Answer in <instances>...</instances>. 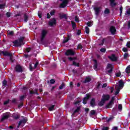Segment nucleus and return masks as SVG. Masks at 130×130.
I'll list each match as a JSON object with an SVG mask.
<instances>
[{
  "mask_svg": "<svg viewBox=\"0 0 130 130\" xmlns=\"http://www.w3.org/2000/svg\"><path fill=\"white\" fill-rule=\"evenodd\" d=\"M25 39L24 37H20L18 40L13 42L14 46L15 47H21L22 45H24L25 43H24V40Z\"/></svg>",
  "mask_w": 130,
  "mask_h": 130,
  "instance_id": "obj_1",
  "label": "nucleus"
},
{
  "mask_svg": "<svg viewBox=\"0 0 130 130\" xmlns=\"http://www.w3.org/2000/svg\"><path fill=\"white\" fill-rule=\"evenodd\" d=\"M113 68H114V67L112 64L108 63L106 69L107 74H112V72H113Z\"/></svg>",
  "mask_w": 130,
  "mask_h": 130,
  "instance_id": "obj_2",
  "label": "nucleus"
},
{
  "mask_svg": "<svg viewBox=\"0 0 130 130\" xmlns=\"http://www.w3.org/2000/svg\"><path fill=\"white\" fill-rule=\"evenodd\" d=\"M76 54V52H75L73 49H68L65 52V55L67 56H70V55L74 56Z\"/></svg>",
  "mask_w": 130,
  "mask_h": 130,
  "instance_id": "obj_3",
  "label": "nucleus"
},
{
  "mask_svg": "<svg viewBox=\"0 0 130 130\" xmlns=\"http://www.w3.org/2000/svg\"><path fill=\"white\" fill-rule=\"evenodd\" d=\"M47 34V31H46L45 29H43L42 30L41 36V42H42L43 40H44V39L45 38V37L46 36V35Z\"/></svg>",
  "mask_w": 130,
  "mask_h": 130,
  "instance_id": "obj_4",
  "label": "nucleus"
},
{
  "mask_svg": "<svg viewBox=\"0 0 130 130\" xmlns=\"http://www.w3.org/2000/svg\"><path fill=\"white\" fill-rule=\"evenodd\" d=\"M69 1H62V3L60 4L59 8L60 9H64V8L67 7Z\"/></svg>",
  "mask_w": 130,
  "mask_h": 130,
  "instance_id": "obj_5",
  "label": "nucleus"
},
{
  "mask_svg": "<svg viewBox=\"0 0 130 130\" xmlns=\"http://www.w3.org/2000/svg\"><path fill=\"white\" fill-rule=\"evenodd\" d=\"M102 99L105 102L108 101L110 99V95L109 94H103L102 96Z\"/></svg>",
  "mask_w": 130,
  "mask_h": 130,
  "instance_id": "obj_6",
  "label": "nucleus"
},
{
  "mask_svg": "<svg viewBox=\"0 0 130 130\" xmlns=\"http://www.w3.org/2000/svg\"><path fill=\"white\" fill-rule=\"evenodd\" d=\"M48 25L51 27H52L53 25H56V19L54 18H52L51 20L48 22Z\"/></svg>",
  "mask_w": 130,
  "mask_h": 130,
  "instance_id": "obj_7",
  "label": "nucleus"
},
{
  "mask_svg": "<svg viewBox=\"0 0 130 130\" xmlns=\"http://www.w3.org/2000/svg\"><path fill=\"white\" fill-rule=\"evenodd\" d=\"M90 97H91V95L89 93L86 94V97L84 98L83 99V104H87V100H89L90 99Z\"/></svg>",
  "mask_w": 130,
  "mask_h": 130,
  "instance_id": "obj_8",
  "label": "nucleus"
},
{
  "mask_svg": "<svg viewBox=\"0 0 130 130\" xmlns=\"http://www.w3.org/2000/svg\"><path fill=\"white\" fill-rule=\"evenodd\" d=\"M15 71L17 73H22V72H23V69H22V67L20 65L17 64L15 67Z\"/></svg>",
  "mask_w": 130,
  "mask_h": 130,
  "instance_id": "obj_9",
  "label": "nucleus"
},
{
  "mask_svg": "<svg viewBox=\"0 0 130 130\" xmlns=\"http://www.w3.org/2000/svg\"><path fill=\"white\" fill-rule=\"evenodd\" d=\"M109 31L112 35H114L116 32V29L114 26H111L110 27Z\"/></svg>",
  "mask_w": 130,
  "mask_h": 130,
  "instance_id": "obj_10",
  "label": "nucleus"
},
{
  "mask_svg": "<svg viewBox=\"0 0 130 130\" xmlns=\"http://www.w3.org/2000/svg\"><path fill=\"white\" fill-rule=\"evenodd\" d=\"M108 58H109V59H111L112 61H117V57L115 56V55H114V54H112L111 56H109Z\"/></svg>",
  "mask_w": 130,
  "mask_h": 130,
  "instance_id": "obj_11",
  "label": "nucleus"
},
{
  "mask_svg": "<svg viewBox=\"0 0 130 130\" xmlns=\"http://www.w3.org/2000/svg\"><path fill=\"white\" fill-rule=\"evenodd\" d=\"M0 52H1V53H2L4 56H10L12 55V53L8 52L7 51H0Z\"/></svg>",
  "mask_w": 130,
  "mask_h": 130,
  "instance_id": "obj_12",
  "label": "nucleus"
},
{
  "mask_svg": "<svg viewBox=\"0 0 130 130\" xmlns=\"http://www.w3.org/2000/svg\"><path fill=\"white\" fill-rule=\"evenodd\" d=\"M27 121H28V119H23L22 120H21L18 123V126H17V127L20 126L21 124H25V123H26Z\"/></svg>",
  "mask_w": 130,
  "mask_h": 130,
  "instance_id": "obj_13",
  "label": "nucleus"
},
{
  "mask_svg": "<svg viewBox=\"0 0 130 130\" xmlns=\"http://www.w3.org/2000/svg\"><path fill=\"white\" fill-rule=\"evenodd\" d=\"M29 94L30 95H33L34 94H36V95H39V93H38V89L36 88L35 90H29Z\"/></svg>",
  "mask_w": 130,
  "mask_h": 130,
  "instance_id": "obj_14",
  "label": "nucleus"
},
{
  "mask_svg": "<svg viewBox=\"0 0 130 130\" xmlns=\"http://www.w3.org/2000/svg\"><path fill=\"white\" fill-rule=\"evenodd\" d=\"M110 2V6L111 7V8H114L117 4L115 3V0H109Z\"/></svg>",
  "mask_w": 130,
  "mask_h": 130,
  "instance_id": "obj_15",
  "label": "nucleus"
},
{
  "mask_svg": "<svg viewBox=\"0 0 130 130\" xmlns=\"http://www.w3.org/2000/svg\"><path fill=\"white\" fill-rule=\"evenodd\" d=\"M90 103L91 107H94V106H96V101L95 99H92L90 101Z\"/></svg>",
  "mask_w": 130,
  "mask_h": 130,
  "instance_id": "obj_16",
  "label": "nucleus"
},
{
  "mask_svg": "<svg viewBox=\"0 0 130 130\" xmlns=\"http://www.w3.org/2000/svg\"><path fill=\"white\" fill-rule=\"evenodd\" d=\"M119 89H122L123 88V86H124V83H123V81L122 80H119Z\"/></svg>",
  "mask_w": 130,
  "mask_h": 130,
  "instance_id": "obj_17",
  "label": "nucleus"
},
{
  "mask_svg": "<svg viewBox=\"0 0 130 130\" xmlns=\"http://www.w3.org/2000/svg\"><path fill=\"white\" fill-rule=\"evenodd\" d=\"M12 117L15 120L19 119V118H20V114L18 113L13 114L12 115Z\"/></svg>",
  "mask_w": 130,
  "mask_h": 130,
  "instance_id": "obj_18",
  "label": "nucleus"
},
{
  "mask_svg": "<svg viewBox=\"0 0 130 130\" xmlns=\"http://www.w3.org/2000/svg\"><path fill=\"white\" fill-rule=\"evenodd\" d=\"M94 10L95 11V15L98 16L100 13V7H94Z\"/></svg>",
  "mask_w": 130,
  "mask_h": 130,
  "instance_id": "obj_19",
  "label": "nucleus"
},
{
  "mask_svg": "<svg viewBox=\"0 0 130 130\" xmlns=\"http://www.w3.org/2000/svg\"><path fill=\"white\" fill-rule=\"evenodd\" d=\"M9 117H10V115H8V114L4 115H3V116L1 119V121H4V120H6V119H8V118H9Z\"/></svg>",
  "mask_w": 130,
  "mask_h": 130,
  "instance_id": "obj_20",
  "label": "nucleus"
},
{
  "mask_svg": "<svg viewBox=\"0 0 130 130\" xmlns=\"http://www.w3.org/2000/svg\"><path fill=\"white\" fill-rule=\"evenodd\" d=\"M68 59H69V60H70V61H75V60H78V57H69Z\"/></svg>",
  "mask_w": 130,
  "mask_h": 130,
  "instance_id": "obj_21",
  "label": "nucleus"
},
{
  "mask_svg": "<svg viewBox=\"0 0 130 130\" xmlns=\"http://www.w3.org/2000/svg\"><path fill=\"white\" fill-rule=\"evenodd\" d=\"M72 66H74V67H78L79 68L80 67V62H77L76 61H73Z\"/></svg>",
  "mask_w": 130,
  "mask_h": 130,
  "instance_id": "obj_22",
  "label": "nucleus"
},
{
  "mask_svg": "<svg viewBox=\"0 0 130 130\" xmlns=\"http://www.w3.org/2000/svg\"><path fill=\"white\" fill-rule=\"evenodd\" d=\"M105 104V102H104V101H103V99H102L101 100L100 102L98 103V106L102 107Z\"/></svg>",
  "mask_w": 130,
  "mask_h": 130,
  "instance_id": "obj_23",
  "label": "nucleus"
},
{
  "mask_svg": "<svg viewBox=\"0 0 130 130\" xmlns=\"http://www.w3.org/2000/svg\"><path fill=\"white\" fill-rule=\"evenodd\" d=\"M93 61L94 62V70H96L98 67V62L97 61V60L96 59H93Z\"/></svg>",
  "mask_w": 130,
  "mask_h": 130,
  "instance_id": "obj_24",
  "label": "nucleus"
},
{
  "mask_svg": "<svg viewBox=\"0 0 130 130\" xmlns=\"http://www.w3.org/2000/svg\"><path fill=\"white\" fill-rule=\"evenodd\" d=\"M55 107V105H52L51 106L49 107L48 110H49V111H53V110H54Z\"/></svg>",
  "mask_w": 130,
  "mask_h": 130,
  "instance_id": "obj_25",
  "label": "nucleus"
},
{
  "mask_svg": "<svg viewBox=\"0 0 130 130\" xmlns=\"http://www.w3.org/2000/svg\"><path fill=\"white\" fill-rule=\"evenodd\" d=\"M24 22H25V23H27V22H28V17L26 13L24 14Z\"/></svg>",
  "mask_w": 130,
  "mask_h": 130,
  "instance_id": "obj_26",
  "label": "nucleus"
},
{
  "mask_svg": "<svg viewBox=\"0 0 130 130\" xmlns=\"http://www.w3.org/2000/svg\"><path fill=\"white\" fill-rule=\"evenodd\" d=\"M89 82H91V78L86 77L84 81V83H89Z\"/></svg>",
  "mask_w": 130,
  "mask_h": 130,
  "instance_id": "obj_27",
  "label": "nucleus"
},
{
  "mask_svg": "<svg viewBox=\"0 0 130 130\" xmlns=\"http://www.w3.org/2000/svg\"><path fill=\"white\" fill-rule=\"evenodd\" d=\"M60 19H68V17H67V15L66 14H63V15H61L59 16Z\"/></svg>",
  "mask_w": 130,
  "mask_h": 130,
  "instance_id": "obj_28",
  "label": "nucleus"
},
{
  "mask_svg": "<svg viewBox=\"0 0 130 130\" xmlns=\"http://www.w3.org/2000/svg\"><path fill=\"white\" fill-rule=\"evenodd\" d=\"M65 86L66 84H64V83H62V84L59 86V89H60V90H62V89H63V87Z\"/></svg>",
  "mask_w": 130,
  "mask_h": 130,
  "instance_id": "obj_29",
  "label": "nucleus"
},
{
  "mask_svg": "<svg viewBox=\"0 0 130 130\" xmlns=\"http://www.w3.org/2000/svg\"><path fill=\"white\" fill-rule=\"evenodd\" d=\"M129 56L128 55V53H125L123 55V58L124 59H127V57H128Z\"/></svg>",
  "mask_w": 130,
  "mask_h": 130,
  "instance_id": "obj_30",
  "label": "nucleus"
},
{
  "mask_svg": "<svg viewBox=\"0 0 130 130\" xmlns=\"http://www.w3.org/2000/svg\"><path fill=\"white\" fill-rule=\"evenodd\" d=\"M6 8V4H0V10H4Z\"/></svg>",
  "mask_w": 130,
  "mask_h": 130,
  "instance_id": "obj_31",
  "label": "nucleus"
},
{
  "mask_svg": "<svg viewBox=\"0 0 130 130\" xmlns=\"http://www.w3.org/2000/svg\"><path fill=\"white\" fill-rule=\"evenodd\" d=\"M109 13H110L109 9H108V8H106L104 11V14H105L106 15H108V14H109Z\"/></svg>",
  "mask_w": 130,
  "mask_h": 130,
  "instance_id": "obj_32",
  "label": "nucleus"
},
{
  "mask_svg": "<svg viewBox=\"0 0 130 130\" xmlns=\"http://www.w3.org/2000/svg\"><path fill=\"white\" fill-rule=\"evenodd\" d=\"M120 91V88H117L116 90V91L115 92L114 95H115V96H116L117 95H118V94H119V91Z\"/></svg>",
  "mask_w": 130,
  "mask_h": 130,
  "instance_id": "obj_33",
  "label": "nucleus"
},
{
  "mask_svg": "<svg viewBox=\"0 0 130 130\" xmlns=\"http://www.w3.org/2000/svg\"><path fill=\"white\" fill-rule=\"evenodd\" d=\"M125 72H126V74H129V73H130V66H128L126 68Z\"/></svg>",
  "mask_w": 130,
  "mask_h": 130,
  "instance_id": "obj_34",
  "label": "nucleus"
},
{
  "mask_svg": "<svg viewBox=\"0 0 130 130\" xmlns=\"http://www.w3.org/2000/svg\"><path fill=\"white\" fill-rule=\"evenodd\" d=\"M111 106H112V104L110 103L109 102V103L107 104V105H106V108H107V109L110 108V107H111Z\"/></svg>",
  "mask_w": 130,
  "mask_h": 130,
  "instance_id": "obj_35",
  "label": "nucleus"
},
{
  "mask_svg": "<svg viewBox=\"0 0 130 130\" xmlns=\"http://www.w3.org/2000/svg\"><path fill=\"white\" fill-rule=\"evenodd\" d=\"M85 32L86 34H89V33H90V29H89L88 26L85 27Z\"/></svg>",
  "mask_w": 130,
  "mask_h": 130,
  "instance_id": "obj_36",
  "label": "nucleus"
},
{
  "mask_svg": "<svg viewBox=\"0 0 130 130\" xmlns=\"http://www.w3.org/2000/svg\"><path fill=\"white\" fill-rule=\"evenodd\" d=\"M118 109L119 111H121V110H122V105L121 104L118 105Z\"/></svg>",
  "mask_w": 130,
  "mask_h": 130,
  "instance_id": "obj_37",
  "label": "nucleus"
},
{
  "mask_svg": "<svg viewBox=\"0 0 130 130\" xmlns=\"http://www.w3.org/2000/svg\"><path fill=\"white\" fill-rule=\"evenodd\" d=\"M80 110L81 108H80V107H78L77 109L74 111V113H77L80 111Z\"/></svg>",
  "mask_w": 130,
  "mask_h": 130,
  "instance_id": "obj_38",
  "label": "nucleus"
},
{
  "mask_svg": "<svg viewBox=\"0 0 130 130\" xmlns=\"http://www.w3.org/2000/svg\"><path fill=\"white\" fill-rule=\"evenodd\" d=\"M69 42V40L67 38H64V39L62 41V43L63 44H66V43H67V42Z\"/></svg>",
  "mask_w": 130,
  "mask_h": 130,
  "instance_id": "obj_39",
  "label": "nucleus"
},
{
  "mask_svg": "<svg viewBox=\"0 0 130 130\" xmlns=\"http://www.w3.org/2000/svg\"><path fill=\"white\" fill-rule=\"evenodd\" d=\"M72 27L73 28V29H75V28H76V22L72 21Z\"/></svg>",
  "mask_w": 130,
  "mask_h": 130,
  "instance_id": "obj_40",
  "label": "nucleus"
},
{
  "mask_svg": "<svg viewBox=\"0 0 130 130\" xmlns=\"http://www.w3.org/2000/svg\"><path fill=\"white\" fill-rule=\"evenodd\" d=\"M91 115H95L96 114V111L95 110H91L90 112Z\"/></svg>",
  "mask_w": 130,
  "mask_h": 130,
  "instance_id": "obj_41",
  "label": "nucleus"
},
{
  "mask_svg": "<svg viewBox=\"0 0 130 130\" xmlns=\"http://www.w3.org/2000/svg\"><path fill=\"white\" fill-rule=\"evenodd\" d=\"M100 51L104 53L106 51V49L105 48H102L100 49Z\"/></svg>",
  "mask_w": 130,
  "mask_h": 130,
  "instance_id": "obj_42",
  "label": "nucleus"
},
{
  "mask_svg": "<svg viewBox=\"0 0 130 130\" xmlns=\"http://www.w3.org/2000/svg\"><path fill=\"white\" fill-rule=\"evenodd\" d=\"M114 100H115V99L114 98V97H112L111 100L110 101L109 103H111L112 104L113 103V102L114 101Z\"/></svg>",
  "mask_w": 130,
  "mask_h": 130,
  "instance_id": "obj_43",
  "label": "nucleus"
},
{
  "mask_svg": "<svg viewBox=\"0 0 130 130\" xmlns=\"http://www.w3.org/2000/svg\"><path fill=\"white\" fill-rule=\"evenodd\" d=\"M125 15H128L129 16V15H130V8H129L127 10Z\"/></svg>",
  "mask_w": 130,
  "mask_h": 130,
  "instance_id": "obj_44",
  "label": "nucleus"
},
{
  "mask_svg": "<svg viewBox=\"0 0 130 130\" xmlns=\"http://www.w3.org/2000/svg\"><path fill=\"white\" fill-rule=\"evenodd\" d=\"M7 82L6 80H4L3 82V86H4L5 87H6V86H7Z\"/></svg>",
  "mask_w": 130,
  "mask_h": 130,
  "instance_id": "obj_45",
  "label": "nucleus"
},
{
  "mask_svg": "<svg viewBox=\"0 0 130 130\" xmlns=\"http://www.w3.org/2000/svg\"><path fill=\"white\" fill-rule=\"evenodd\" d=\"M122 51H123V52H127L128 51V50L127 49V48L124 47L122 48Z\"/></svg>",
  "mask_w": 130,
  "mask_h": 130,
  "instance_id": "obj_46",
  "label": "nucleus"
},
{
  "mask_svg": "<svg viewBox=\"0 0 130 130\" xmlns=\"http://www.w3.org/2000/svg\"><path fill=\"white\" fill-rule=\"evenodd\" d=\"M82 48H83V46L81 44H78L77 46V49H82Z\"/></svg>",
  "mask_w": 130,
  "mask_h": 130,
  "instance_id": "obj_47",
  "label": "nucleus"
},
{
  "mask_svg": "<svg viewBox=\"0 0 130 130\" xmlns=\"http://www.w3.org/2000/svg\"><path fill=\"white\" fill-rule=\"evenodd\" d=\"M66 38L69 40H71V39L72 38V35H68L67 37Z\"/></svg>",
  "mask_w": 130,
  "mask_h": 130,
  "instance_id": "obj_48",
  "label": "nucleus"
},
{
  "mask_svg": "<svg viewBox=\"0 0 130 130\" xmlns=\"http://www.w3.org/2000/svg\"><path fill=\"white\" fill-rule=\"evenodd\" d=\"M51 16H54V14H55V11L54 10H52L50 12Z\"/></svg>",
  "mask_w": 130,
  "mask_h": 130,
  "instance_id": "obj_49",
  "label": "nucleus"
},
{
  "mask_svg": "<svg viewBox=\"0 0 130 130\" xmlns=\"http://www.w3.org/2000/svg\"><path fill=\"white\" fill-rule=\"evenodd\" d=\"M106 39H107V38H104L102 40L101 45H103V44H104V43L105 42V41L106 40Z\"/></svg>",
  "mask_w": 130,
  "mask_h": 130,
  "instance_id": "obj_50",
  "label": "nucleus"
},
{
  "mask_svg": "<svg viewBox=\"0 0 130 130\" xmlns=\"http://www.w3.org/2000/svg\"><path fill=\"white\" fill-rule=\"evenodd\" d=\"M123 8H122V6L120 7V16H121V14H122V10Z\"/></svg>",
  "mask_w": 130,
  "mask_h": 130,
  "instance_id": "obj_51",
  "label": "nucleus"
},
{
  "mask_svg": "<svg viewBox=\"0 0 130 130\" xmlns=\"http://www.w3.org/2000/svg\"><path fill=\"white\" fill-rule=\"evenodd\" d=\"M10 56V59L11 61V62H14V60L13 59V54H11V56Z\"/></svg>",
  "mask_w": 130,
  "mask_h": 130,
  "instance_id": "obj_52",
  "label": "nucleus"
},
{
  "mask_svg": "<svg viewBox=\"0 0 130 130\" xmlns=\"http://www.w3.org/2000/svg\"><path fill=\"white\" fill-rule=\"evenodd\" d=\"M10 103V100H8L7 101H6L5 102H4V105H8V104Z\"/></svg>",
  "mask_w": 130,
  "mask_h": 130,
  "instance_id": "obj_53",
  "label": "nucleus"
},
{
  "mask_svg": "<svg viewBox=\"0 0 130 130\" xmlns=\"http://www.w3.org/2000/svg\"><path fill=\"white\" fill-rule=\"evenodd\" d=\"M6 16L7 18H10V17H11V13L9 12H7Z\"/></svg>",
  "mask_w": 130,
  "mask_h": 130,
  "instance_id": "obj_54",
  "label": "nucleus"
},
{
  "mask_svg": "<svg viewBox=\"0 0 130 130\" xmlns=\"http://www.w3.org/2000/svg\"><path fill=\"white\" fill-rule=\"evenodd\" d=\"M50 84H54L55 83V80L54 79H51L50 80Z\"/></svg>",
  "mask_w": 130,
  "mask_h": 130,
  "instance_id": "obj_55",
  "label": "nucleus"
},
{
  "mask_svg": "<svg viewBox=\"0 0 130 130\" xmlns=\"http://www.w3.org/2000/svg\"><path fill=\"white\" fill-rule=\"evenodd\" d=\"M8 35H10L11 36H13V35H14V31L12 30V31H10L8 33Z\"/></svg>",
  "mask_w": 130,
  "mask_h": 130,
  "instance_id": "obj_56",
  "label": "nucleus"
},
{
  "mask_svg": "<svg viewBox=\"0 0 130 130\" xmlns=\"http://www.w3.org/2000/svg\"><path fill=\"white\" fill-rule=\"evenodd\" d=\"M75 22H79V21L78 16H75Z\"/></svg>",
  "mask_w": 130,
  "mask_h": 130,
  "instance_id": "obj_57",
  "label": "nucleus"
},
{
  "mask_svg": "<svg viewBox=\"0 0 130 130\" xmlns=\"http://www.w3.org/2000/svg\"><path fill=\"white\" fill-rule=\"evenodd\" d=\"M24 99H25V95H22V96H20V100L21 101H23V100H24Z\"/></svg>",
  "mask_w": 130,
  "mask_h": 130,
  "instance_id": "obj_58",
  "label": "nucleus"
},
{
  "mask_svg": "<svg viewBox=\"0 0 130 130\" xmlns=\"http://www.w3.org/2000/svg\"><path fill=\"white\" fill-rule=\"evenodd\" d=\"M121 75V73L120 72L117 73L116 74V77H120V76Z\"/></svg>",
  "mask_w": 130,
  "mask_h": 130,
  "instance_id": "obj_59",
  "label": "nucleus"
},
{
  "mask_svg": "<svg viewBox=\"0 0 130 130\" xmlns=\"http://www.w3.org/2000/svg\"><path fill=\"white\" fill-rule=\"evenodd\" d=\"M26 50V52H30V51H31V48L30 47L27 48Z\"/></svg>",
  "mask_w": 130,
  "mask_h": 130,
  "instance_id": "obj_60",
  "label": "nucleus"
},
{
  "mask_svg": "<svg viewBox=\"0 0 130 130\" xmlns=\"http://www.w3.org/2000/svg\"><path fill=\"white\" fill-rule=\"evenodd\" d=\"M91 24H92V23L90 21H88L86 25L88 26V27H91Z\"/></svg>",
  "mask_w": 130,
  "mask_h": 130,
  "instance_id": "obj_61",
  "label": "nucleus"
},
{
  "mask_svg": "<svg viewBox=\"0 0 130 130\" xmlns=\"http://www.w3.org/2000/svg\"><path fill=\"white\" fill-rule=\"evenodd\" d=\"M107 87V84L104 83L103 84L102 88H106Z\"/></svg>",
  "mask_w": 130,
  "mask_h": 130,
  "instance_id": "obj_62",
  "label": "nucleus"
},
{
  "mask_svg": "<svg viewBox=\"0 0 130 130\" xmlns=\"http://www.w3.org/2000/svg\"><path fill=\"white\" fill-rule=\"evenodd\" d=\"M126 46L128 48H130V42H128L126 44Z\"/></svg>",
  "mask_w": 130,
  "mask_h": 130,
  "instance_id": "obj_63",
  "label": "nucleus"
},
{
  "mask_svg": "<svg viewBox=\"0 0 130 130\" xmlns=\"http://www.w3.org/2000/svg\"><path fill=\"white\" fill-rule=\"evenodd\" d=\"M102 130H108V127L104 126Z\"/></svg>",
  "mask_w": 130,
  "mask_h": 130,
  "instance_id": "obj_64",
  "label": "nucleus"
}]
</instances>
